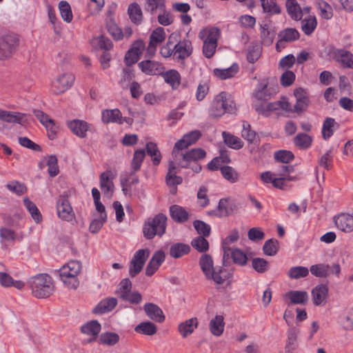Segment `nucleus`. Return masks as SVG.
<instances>
[{
	"label": "nucleus",
	"mask_w": 353,
	"mask_h": 353,
	"mask_svg": "<svg viewBox=\"0 0 353 353\" xmlns=\"http://www.w3.org/2000/svg\"><path fill=\"white\" fill-rule=\"evenodd\" d=\"M175 36L172 34L167 43L160 49V54L165 58L172 57L175 61H184L191 56L193 52L192 42L188 39H183L174 44L172 39Z\"/></svg>",
	"instance_id": "1"
},
{
	"label": "nucleus",
	"mask_w": 353,
	"mask_h": 353,
	"mask_svg": "<svg viewBox=\"0 0 353 353\" xmlns=\"http://www.w3.org/2000/svg\"><path fill=\"white\" fill-rule=\"evenodd\" d=\"M236 110V103L232 97L228 92H221L211 102L208 114L212 119H219L225 113L232 114Z\"/></svg>",
	"instance_id": "2"
},
{
	"label": "nucleus",
	"mask_w": 353,
	"mask_h": 353,
	"mask_svg": "<svg viewBox=\"0 0 353 353\" xmlns=\"http://www.w3.org/2000/svg\"><path fill=\"white\" fill-rule=\"evenodd\" d=\"M81 270V264L77 261H70L59 270V276L64 285L70 289H76L79 285L77 278Z\"/></svg>",
	"instance_id": "3"
},
{
	"label": "nucleus",
	"mask_w": 353,
	"mask_h": 353,
	"mask_svg": "<svg viewBox=\"0 0 353 353\" xmlns=\"http://www.w3.org/2000/svg\"><path fill=\"white\" fill-rule=\"evenodd\" d=\"M167 216L159 213L153 218L148 219L143 227L144 236L147 239H152L156 235L163 236L166 230Z\"/></svg>",
	"instance_id": "4"
},
{
	"label": "nucleus",
	"mask_w": 353,
	"mask_h": 353,
	"mask_svg": "<svg viewBox=\"0 0 353 353\" xmlns=\"http://www.w3.org/2000/svg\"><path fill=\"white\" fill-rule=\"evenodd\" d=\"M32 294L37 298H46L54 291V285L50 276L39 274L31 279Z\"/></svg>",
	"instance_id": "5"
},
{
	"label": "nucleus",
	"mask_w": 353,
	"mask_h": 353,
	"mask_svg": "<svg viewBox=\"0 0 353 353\" xmlns=\"http://www.w3.org/2000/svg\"><path fill=\"white\" fill-rule=\"evenodd\" d=\"M277 87L271 85L266 80L261 81L252 92V106L256 110V105H263L277 93Z\"/></svg>",
	"instance_id": "6"
},
{
	"label": "nucleus",
	"mask_w": 353,
	"mask_h": 353,
	"mask_svg": "<svg viewBox=\"0 0 353 353\" xmlns=\"http://www.w3.org/2000/svg\"><path fill=\"white\" fill-rule=\"evenodd\" d=\"M199 265L208 280H212L217 284H222L225 281V277L222 276L223 270H216L213 265V260L210 254H202L199 259Z\"/></svg>",
	"instance_id": "7"
},
{
	"label": "nucleus",
	"mask_w": 353,
	"mask_h": 353,
	"mask_svg": "<svg viewBox=\"0 0 353 353\" xmlns=\"http://www.w3.org/2000/svg\"><path fill=\"white\" fill-rule=\"evenodd\" d=\"M74 81L75 77L72 72L59 74L52 83V92L54 94H62L72 88Z\"/></svg>",
	"instance_id": "8"
},
{
	"label": "nucleus",
	"mask_w": 353,
	"mask_h": 353,
	"mask_svg": "<svg viewBox=\"0 0 353 353\" xmlns=\"http://www.w3.org/2000/svg\"><path fill=\"white\" fill-rule=\"evenodd\" d=\"M206 155V152L201 148H194L187 151L183 154H180L178 159V154H175V161L176 164L181 168H189L192 162H196L203 159Z\"/></svg>",
	"instance_id": "9"
},
{
	"label": "nucleus",
	"mask_w": 353,
	"mask_h": 353,
	"mask_svg": "<svg viewBox=\"0 0 353 353\" xmlns=\"http://www.w3.org/2000/svg\"><path fill=\"white\" fill-rule=\"evenodd\" d=\"M149 254L148 249H141L134 253L129 266V275L131 277H134L142 270Z\"/></svg>",
	"instance_id": "10"
},
{
	"label": "nucleus",
	"mask_w": 353,
	"mask_h": 353,
	"mask_svg": "<svg viewBox=\"0 0 353 353\" xmlns=\"http://www.w3.org/2000/svg\"><path fill=\"white\" fill-rule=\"evenodd\" d=\"M19 40L14 34L0 37V59L10 57L16 50Z\"/></svg>",
	"instance_id": "11"
},
{
	"label": "nucleus",
	"mask_w": 353,
	"mask_h": 353,
	"mask_svg": "<svg viewBox=\"0 0 353 353\" xmlns=\"http://www.w3.org/2000/svg\"><path fill=\"white\" fill-rule=\"evenodd\" d=\"M57 209L59 217L70 221L74 218V214L70 203L65 196H60L57 201Z\"/></svg>",
	"instance_id": "12"
},
{
	"label": "nucleus",
	"mask_w": 353,
	"mask_h": 353,
	"mask_svg": "<svg viewBox=\"0 0 353 353\" xmlns=\"http://www.w3.org/2000/svg\"><path fill=\"white\" fill-rule=\"evenodd\" d=\"M294 95L296 98V103L294 106V112L298 114L305 112L310 103L307 92L304 89L299 88L294 91Z\"/></svg>",
	"instance_id": "13"
},
{
	"label": "nucleus",
	"mask_w": 353,
	"mask_h": 353,
	"mask_svg": "<svg viewBox=\"0 0 353 353\" xmlns=\"http://www.w3.org/2000/svg\"><path fill=\"white\" fill-rule=\"evenodd\" d=\"M329 288L325 284H320L314 288L311 292L312 301L316 306H324L328 298Z\"/></svg>",
	"instance_id": "14"
},
{
	"label": "nucleus",
	"mask_w": 353,
	"mask_h": 353,
	"mask_svg": "<svg viewBox=\"0 0 353 353\" xmlns=\"http://www.w3.org/2000/svg\"><path fill=\"white\" fill-rule=\"evenodd\" d=\"M138 66L143 73L148 75L161 74L165 69L161 63L154 60L142 61L139 63Z\"/></svg>",
	"instance_id": "15"
},
{
	"label": "nucleus",
	"mask_w": 353,
	"mask_h": 353,
	"mask_svg": "<svg viewBox=\"0 0 353 353\" xmlns=\"http://www.w3.org/2000/svg\"><path fill=\"white\" fill-rule=\"evenodd\" d=\"M67 125L70 130L77 137L85 138L87 136V132L90 130V125L83 120L74 119L67 122Z\"/></svg>",
	"instance_id": "16"
},
{
	"label": "nucleus",
	"mask_w": 353,
	"mask_h": 353,
	"mask_svg": "<svg viewBox=\"0 0 353 353\" xmlns=\"http://www.w3.org/2000/svg\"><path fill=\"white\" fill-rule=\"evenodd\" d=\"M115 176L111 170H107L100 175V188L103 194L111 196L114 192L113 179Z\"/></svg>",
	"instance_id": "17"
},
{
	"label": "nucleus",
	"mask_w": 353,
	"mask_h": 353,
	"mask_svg": "<svg viewBox=\"0 0 353 353\" xmlns=\"http://www.w3.org/2000/svg\"><path fill=\"white\" fill-rule=\"evenodd\" d=\"M166 34L164 28L158 27L154 29L150 35V43L148 52L151 55L154 54L157 46L161 43L165 39Z\"/></svg>",
	"instance_id": "18"
},
{
	"label": "nucleus",
	"mask_w": 353,
	"mask_h": 353,
	"mask_svg": "<svg viewBox=\"0 0 353 353\" xmlns=\"http://www.w3.org/2000/svg\"><path fill=\"white\" fill-rule=\"evenodd\" d=\"M334 223L337 228L345 232L353 231V215L341 213L334 217Z\"/></svg>",
	"instance_id": "19"
},
{
	"label": "nucleus",
	"mask_w": 353,
	"mask_h": 353,
	"mask_svg": "<svg viewBox=\"0 0 353 353\" xmlns=\"http://www.w3.org/2000/svg\"><path fill=\"white\" fill-rule=\"evenodd\" d=\"M165 259L164 252L162 250L155 252L145 268V274L148 276H152L165 261Z\"/></svg>",
	"instance_id": "20"
},
{
	"label": "nucleus",
	"mask_w": 353,
	"mask_h": 353,
	"mask_svg": "<svg viewBox=\"0 0 353 353\" xmlns=\"http://www.w3.org/2000/svg\"><path fill=\"white\" fill-rule=\"evenodd\" d=\"M143 310L148 317L157 323H162L165 321V315L163 310L156 304L152 303H145Z\"/></svg>",
	"instance_id": "21"
},
{
	"label": "nucleus",
	"mask_w": 353,
	"mask_h": 353,
	"mask_svg": "<svg viewBox=\"0 0 353 353\" xmlns=\"http://www.w3.org/2000/svg\"><path fill=\"white\" fill-rule=\"evenodd\" d=\"M283 299H288L290 304L305 305L308 300V294L305 291L290 290L285 294Z\"/></svg>",
	"instance_id": "22"
},
{
	"label": "nucleus",
	"mask_w": 353,
	"mask_h": 353,
	"mask_svg": "<svg viewBox=\"0 0 353 353\" xmlns=\"http://www.w3.org/2000/svg\"><path fill=\"white\" fill-rule=\"evenodd\" d=\"M278 37L279 39L276 44V49H279V45L284 42H292L298 40L300 37V34L296 29L288 28L279 32Z\"/></svg>",
	"instance_id": "23"
},
{
	"label": "nucleus",
	"mask_w": 353,
	"mask_h": 353,
	"mask_svg": "<svg viewBox=\"0 0 353 353\" xmlns=\"http://www.w3.org/2000/svg\"><path fill=\"white\" fill-rule=\"evenodd\" d=\"M101 120L104 123H123V117L121 111L117 109H106L102 111Z\"/></svg>",
	"instance_id": "24"
},
{
	"label": "nucleus",
	"mask_w": 353,
	"mask_h": 353,
	"mask_svg": "<svg viewBox=\"0 0 353 353\" xmlns=\"http://www.w3.org/2000/svg\"><path fill=\"white\" fill-rule=\"evenodd\" d=\"M101 325L97 321H90L84 324L81 327V330L83 334L91 336V338L88 340V343H91L96 340L101 331Z\"/></svg>",
	"instance_id": "25"
},
{
	"label": "nucleus",
	"mask_w": 353,
	"mask_h": 353,
	"mask_svg": "<svg viewBox=\"0 0 353 353\" xmlns=\"http://www.w3.org/2000/svg\"><path fill=\"white\" fill-rule=\"evenodd\" d=\"M334 58L345 68H353V54L344 50H334Z\"/></svg>",
	"instance_id": "26"
},
{
	"label": "nucleus",
	"mask_w": 353,
	"mask_h": 353,
	"mask_svg": "<svg viewBox=\"0 0 353 353\" xmlns=\"http://www.w3.org/2000/svg\"><path fill=\"white\" fill-rule=\"evenodd\" d=\"M128 14L133 23L139 25L142 23L143 19V12L141 6L137 2L129 4Z\"/></svg>",
	"instance_id": "27"
},
{
	"label": "nucleus",
	"mask_w": 353,
	"mask_h": 353,
	"mask_svg": "<svg viewBox=\"0 0 353 353\" xmlns=\"http://www.w3.org/2000/svg\"><path fill=\"white\" fill-rule=\"evenodd\" d=\"M220 30L219 28L212 27L201 30L199 34V37L203 43H216L219 37Z\"/></svg>",
	"instance_id": "28"
},
{
	"label": "nucleus",
	"mask_w": 353,
	"mask_h": 353,
	"mask_svg": "<svg viewBox=\"0 0 353 353\" xmlns=\"http://www.w3.org/2000/svg\"><path fill=\"white\" fill-rule=\"evenodd\" d=\"M225 327L224 317L222 315H216L210 321L209 330L212 335L220 336Z\"/></svg>",
	"instance_id": "29"
},
{
	"label": "nucleus",
	"mask_w": 353,
	"mask_h": 353,
	"mask_svg": "<svg viewBox=\"0 0 353 353\" xmlns=\"http://www.w3.org/2000/svg\"><path fill=\"white\" fill-rule=\"evenodd\" d=\"M117 304V300L116 298L111 297L104 299L97 304L93 312L95 314H105L112 311L116 307Z\"/></svg>",
	"instance_id": "30"
},
{
	"label": "nucleus",
	"mask_w": 353,
	"mask_h": 353,
	"mask_svg": "<svg viewBox=\"0 0 353 353\" xmlns=\"http://www.w3.org/2000/svg\"><path fill=\"white\" fill-rule=\"evenodd\" d=\"M170 214L172 219L177 223H184L189 218L188 212L183 207L173 205L170 207Z\"/></svg>",
	"instance_id": "31"
},
{
	"label": "nucleus",
	"mask_w": 353,
	"mask_h": 353,
	"mask_svg": "<svg viewBox=\"0 0 353 353\" xmlns=\"http://www.w3.org/2000/svg\"><path fill=\"white\" fill-rule=\"evenodd\" d=\"M198 319L196 317L191 318L179 325L178 330L184 338L191 334L198 326Z\"/></svg>",
	"instance_id": "32"
},
{
	"label": "nucleus",
	"mask_w": 353,
	"mask_h": 353,
	"mask_svg": "<svg viewBox=\"0 0 353 353\" xmlns=\"http://www.w3.org/2000/svg\"><path fill=\"white\" fill-rule=\"evenodd\" d=\"M239 238V232L237 230H233L223 241L222 243V248L223 250V263H225L226 259H229V252L231 250L230 244L233 243Z\"/></svg>",
	"instance_id": "33"
},
{
	"label": "nucleus",
	"mask_w": 353,
	"mask_h": 353,
	"mask_svg": "<svg viewBox=\"0 0 353 353\" xmlns=\"http://www.w3.org/2000/svg\"><path fill=\"white\" fill-rule=\"evenodd\" d=\"M164 79V81L172 86L173 89H176L181 83V75L176 70H169L166 72H163L161 74Z\"/></svg>",
	"instance_id": "34"
},
{
	"label": "nucleus",
	"mask_w": 353,
	"mask_h": 353,
	"mask_svg": "<svg viewBox=\"0 0 353 353\" xmlns=\"http://www.w3.org/2000/svg\"><path fill=\"white\" fill-rule=\"evenodd\" d=\"M239 69L238 64L234 63L228 68H215L213 70V73L219 79L225 80L234 77L239 72Z\"/></svg>",
	"instance_id": "35"
},
{
	"label": "nucleus",
	"mask_w": 353,
	"mask_h": 353,
	"mask_svg": "<svg viewBox=\"0 0 353 353\" xmlns=\"http://www.w3.org/2000/svg\"><path fill=\"white\" fill-rule=\"evenodd\" d=\"M312 141L313 139L311 136L302 132L297 134L293 139L295 146L303 150L309 149L312 144Z\"/></svg>",
	"instance_id": "36"
},
{
	"label": "nucleus",
	"mask_w": 353,
	"mask_h": 353,
	"mask_svg": "<svg viewBox=\"0 0 353 353\" xmlns=\"http://www.w3.org/2000/svg\"><path fill=\"white\" fill-rule=\"evenodd\" d=\"M235 208V205L231 203L229 199H221L219 202L216 214L220 217L229 216L233 213Z\"/></svg>",
	"instance_id": "37"
},
{
	"label": "nucleus",
	"mask_w": 353,
	"mask_h": 353,
	"mask_svg": "<svg viewBox=\"0 0 353 353\" xmlns=\"http://www.w3.org/2000/svg\"><path fill=\"white\" fill-rule=\"evenodd\" d=\"M179 172L174 163L171 161L169 165V169L166 175V183L169 186H176L182 183L183 179L181 176H176V174Z\"/></svg>",
	"instance_id": "38"
},
{
	"label": "nucleus",
	"mask_w": 353,
	"mask_h": 353,
	"mask_svg": "<svg viewBox=\"0 0 353 353\" xmlns=\"http://www.w3.org/2000/svg\"><path fill=\"white\" fill-rule=\"evenodd\" d=\"M24 114L20 112L1 110L0 121L8 123H21Z\"/></svg>",
	"instance_id": "39"
},
{
	"label": "nucleus",
	"mask_w": 353,
	"mask_h": 353,
	"mask_svg": "<svg viewBox=\"0 0 353 353\" xmlns=\"http://www.w3.org/2000/svg\"><path fill=\"white\" fill-rule=\"evenodd\" d=\"M285 5L287 12L292 19L299 21L302 19L303 11L296 0H290L286 2Z\"/></svg>",
	"instance_id": "40"
},
{
	"label": "nucleus",
	"mask_w": 353,
	"mask_h": 353,
	"mask_svg": "<svg viewBox=\"0 0 353 353\" xmlns=\"http://www.w3.org/2000/svg\"><path fill=\"white\" fill-rule=\"evenodd\" d=\"M301 30L306 35H310L317 26V20L314 15L309 14L301 20Z\"/></svg>",
	"instance_id": "41"
},
{
	"label": "nucleus",
	"mask_w": 353,
	"mask_h": 353,
	"mask_svg": "<svg viewBox=\"0 0 353 353\" xmlns=\"http://www.w3.org/2000/svg\"><path fill=\"white\" fill-rule=\"evenodd\" d=\"M278 101L268 103L265 102L263 105H256L255 111L263 117H269L273 112L279 110Z\"/></svg>",
	"instance_id": "42"
},
{
	"label": "nucleus",
	"mask_w": 353,
	"mask_h": 353,
	"mask_svg": "<svg viewBox=\"0 0 353 353\" xmlns=\"http://www.w3.org/2000/svg\"><path fill=\"white\" fill-rule=\"evenodd\" d=\"M190 251V247L188 244L176 243L173 244L170 249V255L174 258H181Z\"/></svg>",
	"instance_id": "43"
},
{
	"label": "nucleus",
	"mask_w": 353,
	"mask_h": 353,
	"mask_svg": "<svg viewBox=\"0 0 353 353\" xmlns=\"http://www.w3.org/2000/svg\"><path fill=\"white\" fill-rule=\"evenodd\" d=\"M222 137L224 143L230 148L235 150H239L243 148V142L240 138L234 136L233 134L228 133L225 131L222 132Z\"/></svg>",
	"instance_id": "44"
},
{
	"label": "nucleus",
	"mask_w": 353,
	"mask_h": 353,
	"mask_svg": "<svg viewBox=\"0 0 353 353\" xmlns=\"http://www.w3.org/2000/svg\"><path fill=\"white\" fill-rule=\"evenodd\" d=\"M134 330L137 333L152 336L157 332V326L150 321H144L137 325Z\"/></svg>",
	"instance_id": "45"
},
{
	"label": "nucleus",
	"mask_w": 353,
	"mask_h": 353,
	"mask_svg": "<svg viewBox=\"0 0 353 353\" xmlns=\"http://www.w3.org/2000/svg\"><path fill=\"white\" fill-rule=\"evenodd\" d=\"M23 204L36 223H39L41 221V214L40 213L37 205L32 201H31L28 197H25L23 199Z\"/></svg>",
	"instance_id": "46"
},
{
	"label": "nucleus",
	"mask_w": 353,
	"mask_h": 353,
	"mask_svg": "<svg viewBox=\"0 0 353 353\" xmlns=\"http://www.w3.org/2000/svg\"><path fill=\"white\" fill-rule=\"evenodd\" d=\"M165 0H146V10L152 15L163 11L165 8Z\"/></svg>",
	"instance_id": "47"
},
{
	"label": "nucleus",
	"mask_w": 353,
	"mask_h": 353,
	"mask_svg": "<svg viewBox=\"0 0 353 353\" xmlns=\"http://www.w3.org/2000/svg\"><path fill=\"white\" fill-rule=\"evenodd\" d=\"M146 151L148 154L151 157L153 164L154 165H159L161 160V154L157 144L154 142L147 143Z\"/></svg>",
	"instance_id": "48"
},
{
	"label": "nucleus",
	"mask_w": 353,
	"mask_h": 353,
	"mask_svg": "<svg viewBox=\"0 0 353 353\" xmlns=\"http://www.w3.org/2000/svg\"><path fill=\"white\" fill-rule=\"evenodd\" d=\"M330 265L325 263L312 265L310 271L312 275L316 277L325 278L330 275Z\"/></svg>",
	"instance_id": "49"
},
{
	"label": "nucleus",
	"mask_w": 353,
	"mask_h": 353,
	"mask_svg": "<svg viewBox=\"0 0 353 353\" xmlns=\"http://www.w3.org/2000/svg\"><path fill=\"white\" fill-rule=\"evenodd\" d=\"M336 124L333 118H326L323 123L322 127V137L324 140H327L334 134V128Z\"/></svg>",
	"instance_id": "50"
},
{
	"label": "nucleus",
	"mask_w": 353,
	"mask_h": 353,
	"mask_svg": "<svg viewBox=\"0 0 353 353\" xmlns=\"http://www.w3.org/2000/svg\"><path fill=\"white\" fill-rule=\"evenodd\" d=\"M119 334L114 332H107L102 333L99 336V343L108 346H112L119 341Z\"/></svg>",
	"instance_id": "51"
},
{
	"label": "nucleus",
	"mask_w": 353,
	"mask_h": 353,
	"mask_svg": "<svg viewBox=\"0 0 353 353\" xmlns=\"http://www.w3.org/2000/svg\"><path fill=\"white\" fill-rule=\"evenodd\" d=\"M145 157V152L143 149L135 150L131 162V168L134 173L140 170Z\"/></svg>",
	"instance_id": "52"
},
{
	"label": "nucleus",
	"mask_w": 353,
	"mask_h": 353,
	"mask_svg": "<svg viewBox=\"0 0 353 353\" xmlns=\"http://www.w3.org/2000/svg\"><path fill=\"white\" fill-rule=\"evenodd\" d=\"M221 172L223 178L232 183L237 182L239 179V173L231 166H223L221 168Z\"/></svg>",
	"instance_id": "53"
},
{
	"label": "nucleus",
	"mask_w": 353,
	"mask_h": 353,
	"mask_svg": "<svg viewBox=\"0 0 353 353\" xmlns=\"http://www.w3.org/2000/svg\"><path fill=\"white\" fill-rule=\"evenodd\" d=\"M339 323L345 330H353V307L340 316Z\"/></svg>",
	"instance_id": "54"
},
{
	"label": "nucleus",
	"mask_w": 353,
	"mask_h": 353,
	"mask_svg": "<svg viewBox=\"0 0 353 353\" xmlns=\"http://www.w3.org/2000/svg\"><path fill=\"white\" fill-rule=\"evenodd\" d=\"M309 270L303 266H295L290 268L287 275L292 279H299L308 276Z\"/></svg>",
	"instance_id": "55"
},
{
	"label": "nucleus",
	"mask_w": 353,
	"mask_h": 353,
	"mask_svg": "<svg viewBox=\"0 0 353 353\" xmlns=\"http://www.w3.org/2000/svg\"><path fill=\"white\" fill-rule=\"evenodd\" d=\"M59 9L63 21L70 23L73 19V14L70 4L67 1H61L59 3Z\"/></svg>",
	"instance_id": "56"
},
{
	"label": "nucleus",
	"mask_w": 353,
	"mask_h": 353,
	"mask_svg": "<svg viewBox=\"0 0 353 353\" xmlns=\"http://www.w3.org/2000/svg\"><path fill=\"white\" fill-rule=\"evenodd\" d=\"M230 255H231L234 263L239 265L243 266L247 263V255L240 249H231L229 252V256Z\"/></svg>",
	"instance_id": "57"
},
{
	"label": "nucleus",
	"mask_w": 353,
	"mask_h": 353,
	"mask_svg": "<svg viewBox=\"0 0 353 353\" xmlns=\"http://www.w3.org/2000/svg\"><path fill=\"white\" fill-rule=\"evenodd\" d=\"M317 8L320 11V15L322 18L329 20L333 16L332 8L330 4L323 0H319L316 3Z\"/></svg>",
	"instance_id": "58"
},
{
	"label": "nucleus",
	"mask_w": 353,
	"mask_h": 353,
	"mask_svg": "<svg viewBox=\"0 0 353 353\" xmlns=\"http://www.w3.org/2000/svg\"><path fill=\"white\" fill-rule=\"evenodd\" d=\"M261 1L265 12L270 13V14L281 13V8L274 0H261Z\"/></svg>",
	"instance_id": "59"
},
{
	"label": "nucleus",
	"mask_w": 353,
	"mask_h": 353,
	"mask_svg": "<svg viewBox=\"0 0 353 353\" xmlns=\"http://www.w3.org/2000/svg\"><path fill=\"white\" fill-rule=\"evenodd\" d=\"M119 297L123 301L136 305L139 304L142 301V296L139 292H132L131 290L123 292Z\"/></svg>",
	"instance_id": "60"
},
{
	"label": "nucleus",
	"mask_w": 353,
	"mask_h": 353,
	"mask_svg": "<svg viewBox=\"0 0 353 353\" xmlns=\"http://www.w3.org/2000/svg\"><path fill=\"white\" fill-rule=\"evenodd\" d=\"M192 246L199 252H205L209 249L208 241L204 236H197L192 240Z\"/></svg>",
	"instance_id": "61"
},
{
	"label": "nucleus",
	"mask_w": 353,
	"mask_h": 353,
	"mask_svg": "<svg viewBox=\"0 0 353 353\" xmlns=\"http://www.w3.org/2000/svg\"><path fill=\"white\" fill-rule=\"evenodd\" d=\"M193 226L201 236L207 237L210 234L211 228L206 223L196 220L193 222Z\"/></svg>",
	"instance_id": "62"
},
{
	"label": "nucleus",
	"mask_w": 353,
	"mask_h": 353,
	"mask_svg": "<svg viewBox=\"0 0 353 353\" xmlns=\"http://www.w3.org/2000/svg\"><path fill=\"white\" fill-rule=\"evenodd\" d=\"M279 242L276 239H271L265 241L263 245V252L266 255L274 256L278 251Z\"/></svg>",
	"instance_id": "63"
},
{
	"label": "nucleus",
	"mask_w": 353,
	"mask_h": 353,
	"mask_svg": "<svg viewBox=\"0 0 353 353\" xmlns=\"http://www.w3.org/2000/svg\"><path fill=\"white\" fill-rule=\"evenodd\" d=\"M157 20L160 25L168 26L174 22V17L170 11L165 8L163 11L159 13Z\"/></svg>",
	"instance_id": "64"
}]
</instances>
